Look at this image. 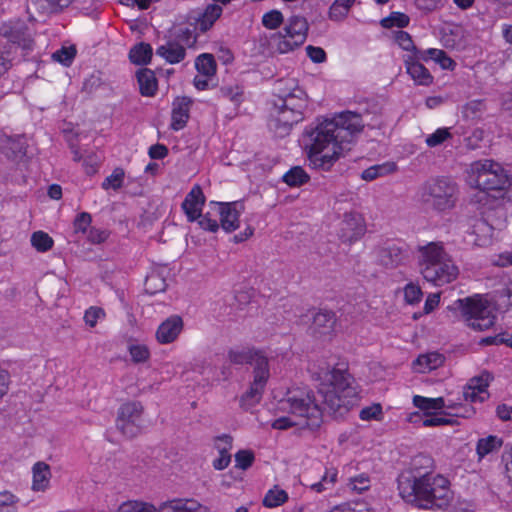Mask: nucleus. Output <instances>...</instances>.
<instances>
[{
	"label": "nucleus",
	"instance_id": "f257e3e1",
	"mask_svg": "<svg viewBox=\"0 0 512 512\" xmlns=\"http://www.w3.org/2000/svg\"><path fill=\"white\" fill-rule=\"evenodd\" d=\"M318 395L322 399V407L315 394L309 390L292 391L287 398L278 403V416L271 426L277 430L292 427L315 428L322 421L323 409L338 412L347 411L358 399V391L353 378L341 369L327 368L318 377Z\"/></svg>",
	"mask_w": 512,
	"mask_h": 512
},
{
	"label": "nucleus",
	"instance_id": "f03ea898",
	"mask_svg": "<svg viewBox=\"0 0 512 512\" xmlns=\"http://www.w3.org/2000/svg\"><path fill=\"white\" fill-rule=\"evenodd\" d=\"M363 128L361 116L351 111L335 114L306 130L305 152L310 167L329 171L350 149L354 135Z\"/></svg>",
	"mask_w": 512,
	"mask_h": 512
},
{
	"label": "nucleus",
	"instance_id": "7ed1b4c3",
	"mask_svg": "<svg viewBox=\"0 0 512 512\" xmlns=\"http://www.w3.org/2000/svg\"><path fill=\"white\" fill-rule=\"evenodd\" d=\"M398 490L406 502L433 511L446 509L454 498L450 481L446 477L430 471L419 472L415 475H400Z\"/></svg>",
	"mask_w": 512,
	"mask_h": 512
},
{
	"label": "nucleus",
	"instance_id": "20e7f679",
	"mask_svg": "<svg viewBox=\"0 0 512 512\" xmlns=\"http://www.w3.org/2000/svg\"><path fill=\"white\" fill-rule=\"evenodd\" d=\"M417 266L422 277L435 286L455 281L459 269L442 242H429L416 249Z\"/></svg>",
	"mask_w": 512,
	"mask_h": 512
},
{
	"label": "nucleus",
	"instance_id": "39448f33",
	"mask_svg": "<svg viewBox=\"0 0 512 512\" xmlns=\"http://www.w3.org/2000/svg\"><path fill=\"white\" fill-rule=\"evenodd\" d=\"M278 85L280 95L273 125L276 132L283 136L294 124L303 120L308 101L306 93L298 86L295 79L282 80Z\"/></svg>",
	"mask_w": 512,
	"mask_h": 512
},
{
	"label": "nucleus",
	"instance_id": "423d86ee",
	"mask_svg": "<svg viewBox=\"0 0 512 512\" xmlns=\"http://www.w3.org/2000/svg\"><path fill=\"white\" fill-rule=\"evenodd\" d=\"M467 184L479 189V202L487 198L486 190H506L511 186L510 176L501 164L490 160H478L467 169Z\"/></svg>",
	"mask_w": 512,
	"mask_h": 512
},
{
	"label": "nucleus",
	"instance_id": "0eeeda50",
	"mask_svg": "<svg viewBox=\"0 0 512 512\" xmlns=\"http://www.w3.org/2000/svg\"><path fill=\"white\" fill-rule=\"evenodd\" d=\"M307 33V20L301 16H292L281 31L261 37L260 43L271 54H287L304 44Z\"/></svg>",
	"mask_w": 512,
	"mask_h": 512
},
{
	"label": "nucleus",
	"instance_id": "6e6552de",
	"mask_svg": "<svg viewBox=\"0 0 512 512\" xmlns=\"http://www.w3.org/2000/svg\"><path fill=\"white\" fill-rule=\"evenodd\" d=\"M463 321L472 329L484 331L496 320V305L484 295H474L457 301Z\"/></svg>",
	"mask_w": 512,
	"mask_h": 512
},
{
	"label": "nucleus",
	"instance_id": "1a4fd4ad",
	"mask_svg": "<svg viewBox=\"0 0 512 512\" xmlns=\"http://www.w3.org/2000/svg\"><path fill=\"white\" fill-rule=\"evenodd\" d=\"M458 187L447 178L432 179L424 183L418 191V200L428 208L438 212L452 209L457 201Z\"/></svg>",
	"mask_w": 512,
	"mask_h": 512
},
{
	"label": "nucleus",
	"instance_id": "9d476101",
	"mask_svg": "<svg viewBox=\"0 0 512 512\" xmlns=\"http://www.w3.org/2000/svg\"><path fill=\"white\" fill-rule=\"evenodd\" d=\"M116 512H210L209 508L193 498H174L156 507L152 503L128 500Z\"/></svg>",
	"mask_w": 512,
	"mask_h": 512
},
{
	"label": "nucleus",
	"instance_id": "9b49d317",
	"mask_svg": "<svg viewBox=\"0 0 512 512\" xmlns=\"http://www.w3.org/2000/svg\"><path fill=\"white\" fill-rule=\"evenodd\" d=\"M143 407L138 402H129L123 404L119 411L116 426L123 435L132 438L141 433L144 427L142 417Z\"/></svg>",
	"mask_w": 512,
	"mask_h": 512
},
{
	"label": "nucleus",
	"instance_id": "f8f14e48",
	"mask_svg": "<svg viewBox=\"0 0 512 512\" xmlns=\"http://www.w3.org/2000/svg\"><path fill=\"white\" fill-rule=\"evenodd\" d=\"M184 331V321L179 315H171L163 320L155 331V340L161 345H168L178 340Z\"/></svg>",
	"mask_w": 512,
	"mask_h": 512
},
{
	"label": "nucleus",
	"instance_id": "ddd939ff",
	"mask_svg": "<svg viewBox=\"0 0 512 512\" xmlns=\"http://www.w3.org/2000/svg\"><path fill=\"white\" fill-rule=\"evenodd\" d=\"M407 74L416 85L429 86L433 83V76L420 61L426 60L424 53L406 54L403 57Z\"/></svg>",
	"mask_w": 512,
	"mask_h": 512
},
{
	"label": "nucleus",
	"instance_id": "4468645a",
	"mask_svg": "<svg viewBox=\"0 0 512 512\" xmlns=\"http://www.w3.org/2000/svg\"><path fill=\"white\" fill-rule=\"evenodd\" d=\"M492 379V375L487 371L471 378L463 391L465 400L470 402L485 401L489 397L488 386Z\"/></svg>",
	"mask_w": 512,
	"mask_h": 512
},
{
	"label": "nucleus",
	"instance_id": "2eb2a0df",
	"mask_svg": "<svg viewBox=\"0 0 512 512\" xmlns=\"http://www.w3.org/2000/svg\"><path fill=\"white\" fill-rule=\"evenodd\" d=\"M365 232V222L361 214L346 213L340 224L339 236L345 242L358 240Z\"/></svg>",
	"mask_w": 512,
	"mask_h": 512
},
{
	"label": "nucleus",
	"instance_id": "dca6fc26",
	"mask_svg": "<svg viewBox=\"0 0 512 512\" xmlns=\"http://www.w3.org/2000/svg\"><path fill=\"white\" fill-rule=\"evenodd\" d=\"M215 207L220 216V225L226 232H233L239 228V218L242 214V206L237 202L216 203Z\"/></svg>",
	"mask_w": 512,
	"mask_h": 512
},
{
	"label": "nucleus",
	"instance_id": "f3484780",
	"mask_svg": "<svg viewBox=\"0 0 512 512\" xmlns=\"http://www.w3.org/2000/svg\"><path fill=\"white\" fill-rule=\"evenodd\" d=\"M205 197L199 185L192 187L182 203V208L187 216L188 221L197 220L202 213Z\"/></svg>",
	"mask_w": 512,
	"mask_h": 512
},
{
	"label": "nucleus",
	"instance_id": "a211bd4d",
	"mask_svg": "<svg viewBox=\"0 0 512 512\" xmlns=\"http://www.w3.org/2000/svg\"><path fill=\"white\" fill-rule=\"evenodd\" d=\"M444 356L438 352H428L419 355L412 363V369L416 373H429L438 369L444 363Z\"/></svg>",
	"mask_w": 512,
	"mask_h": 512
},
{
	"label": "nucleus",
	"instance_id": "6ab92c4d",
	"mask_svg": "<svg viewBox=\"0 0 512 512\" xmlns=\"http://www.w3.org/2000/svg\"><path fill=\"white\" fill-rule=\"evenodd\" d=\"M191 103L188 97H179L173 102L171 127L174 130H180L186 125Z\"/></svg>",
	"mask_w": 512,
	"mask_h": 512
},
{
	"label": "nucleus",
	"instance_id": "aec40b11",
	"mask_svg": "<svg viewBox=\"0 0 512 512\" xmlns=\"http://www.w3.org/2000/svg\"><path fill=\"white\" fill-rule=\"evenodd\" d=\"M50 466L42 461L36 462L32 467V490L43 492L50 486L51 481Z\"/></svg>",
	"mask_w": 512,
	"mask_h": 512
},
{
	"label": "nucleus",
	"instance_id": "412c9836",
	"mask_svg": "<svg viewBox=\"0 0 512 512\" xmlns=\"http://www.w3.org/2000/svg\"><path fill=\"white\" fill-rule=\"evenodd\" d=\"M253 365L254 379L252 385L264 390L270 376L268 359L262 353H255Z\"/></svg>",
	"mask_w": 512,
	"mask_h": 512
},
{
	"label": "nucleus",
	"instance_id": "4be33fe9",
	"mask_svg": "<svg viewBox=\"0 0 512 512\" xmlns=\"http://www.w3.org/2000/svg\"><path fill=\"white\" fill-rule=\"evenodd\" d=\"M288 500V492L280 485L275 484L266 491L262 499V505L266 508L272 509L284 505Z\"/></svg>",
	"mask_w": 512,
	"mask_h": 512
},
{
	"label": "nucleus",
	"instance_id": "5701e85b",
	"mask_svg": "<svg viewBox=\"0 0 512 512\" xmlns=\"http://www.w3.org/2000/svg\"><path fill=\"white\" fill-rule=\"evenodd\" d=\"M413 404L415 407L421 410L423 414L443 411L445 408H452V406L445 404V401L442 397L427 398L420 395H415L413 397Z\"/></svg>",
	"mask_w": 512,
	"mask_h": 512
},
{
	"label": "nucleus",
	"instance_id": "b1692460",
	"mask_svg": "<svg viewBox=\"0 0 512 512\" xmlns=\"http://www.w3.org/2000/svg\"><path fill=\"white\" fill-rule=\"evenodd\" d=\"M156 54L170 64L181 62L185 57V49L178 43L168 42L158 47Z\"/></svg>",
	"mask_w": 512,
	"mask_h": 512
},
{
	"label": "nucleus",
	"instance_id": "393cba45",
	"mask_svg": "<svg viewBox=\"0 0 512 512\" xmlns=\"http://www.w3.org/2000/svg\"><path fill=\"white\" fill-rule=\"evenodd\" d=\"M501 438L495 435H489L480 438L476 443V454L478 460L481 461L487 455L497 452L502 446Z\"/></svg>",
	"mask_w": 512,
	"mask_h": 512
},
{
	"label": "nucleus",
	"instance_id": "a878e982",
	"mask_svg": "<svg viewBox=\"0 0 512 512\" xmlns=\"http://www.w3.org/2000/svg\"><path fill=\"white\" fill-rule=\"evenodd\" d=\"M335 314L331 311H319L313 318V328L319 334L330 333L335 326Z\"/></svg>",
	"mask_w": 512,
	"mask_h": 512
},
{
	"label": "nucleus",
	"instance_id": "bb28decb",
	"mask_svg": "<svg viewBox=\"0 0 512 512\" xmlns=\"http://www.w3.org/2000/svg\"><path fill=\"white\" fill-rule=\"evenodd\" d=\"M396 170L397 166L394 162H385L365 169L361 174V178L365 181H372L379 177L392 174Z\"/></svg>",
	"mask_w": 512,
	"mask_h": 512
},
{
	"label": "nucleus",
	"instance_id": "cd10ccee",
	"mask_svg": "<svg viewBox=\"0 0 512 512\" xmlns=\"http://www.w3.org/2000/svg\"><path fill=\"white\" fill-rule=\"evenodd\" d=\"M140 92L143 96H153L157 90V80L154 73L144 69L137 74Z\"/></svg>",
	"mask_w": 512,
	"mask_h": 512
},
{
	"label": "nucleus",
	"instance_id": "c85d7f7f",
	"mask_svg": "<svg viewBox=\"0 0 512 512\" xmlns=\"http://www.w3.org/2000/svg\"><path fill=\"white\" fill-rule=\"evenodd\" d=\"M195 68L200 75L212 78L216 74L217 65L212 54H200L195 60Z\"/></svg>",
	"mask_w": 512,
	"mask_h": 512
},
{
	"label": "nucleus",
	"instance_id": "c756f323",
	"mask_svg": "<svg viewBox=\"0 0 512 512\" xmlns=\"http://www.w3.org/2000/svg\"><path fill=\"white\" fill-rule=\"evenodd\" d=\"M222 7L217 4L208 5L198 19V26L201 31L210 29L222 14Z\"/></svg>",
	"mask_w": 512,
	"mask_h": 512
},
{
	"label": "nucleus",
	"instance_id": "7c9ffc66",
	"mask_svg": "<svg viewBox=\"0 0 512 512\" xmlns=\"http://www.w3.org/2000/svg\"><path fill=\"white\" fill-rule=\"evenodd\" d=\"M152 57V48L147 43L135 45L129 53L130 60L138 65L147 64Z\"/></svg>",
	"mask_w": 512,
	"mask_h": 512
},
{
	"label": "nucleus",
	"instance_id": "2f4dec72",
	"mask_svg": "<svg viewBox=\"0 0 512 512\" xmlns=\"http://www.w3.org/2000/svg\"><path fill=\"white\" fill-rule=\"evenodd\" d=\"M426 60L431 59L439 64L442 69L452 70L455 66L454 61L443 51L436 48H429L423 51Z\"/></svg>",
	"mask_w": 512,
	"mask_h": 512
},
{
	"label": "nucleus",
	"instance_id": "473e14b6",
	"mask_svg": "<svg viewBox=\"0 0 512 512\" xmlns=\"http://www.w3.org/2000/svg\"><path fill=\"white\" fill-rule=\"evenodd\" d=\"M124 181L125 171L122 168L117 167L103 180L101 187L105 191H118L123 186Z\"/></svg>",
	"mask_w": 512,
	"mask_h": 512
},
{
	"label": "nucleus",
	"instance_id": "72a5a7b5",
	"mask_svg": "<svg viewBox=\"0 0 512 512\" xmlns=\"http://www.w3.org/2000/svg\"><path fill=\"white\" fill-rule=\"evenodd\" d=\"M255 353L260 352L249 348H235L229 350L228 359L235 364L253 363L255 361Z\"/></svg>",
	"mask_w": 512,
	"mask_h": 512
},
{
	"label": "nucleus",
	"instance_id": "f704fd0d",
	"mask_svg": "<svg viewBox=\"0 0 512 512\" xmlns=\"http://www.w3.org/2000/svg\"><path fill=\"white\" fill-rule=\"evenodd\" d=\"M394 41L395 43L404 51L407 52V54H421L423 51L418 50L416 46L414 45V42L411 38V36L402 30H398L394 32Z\"/></svg>",
	"mask_w": 512,
	"mask_h": 512
},
{
	"label": "nucleus",
	"instance_id": "c9c22d12",
	"mask_svg": "<svg viewBox=\"0 0 512 512\" xmlns=\"http://www.w3.org/2000/svg\"><path fill=\"white\" fill-rule=\"evenodd\" d=\"M128 352L135 363H144L150 358V349L144 343H129Z\"/></svg>",
	"mask_w": 512,
	"mask_h": 512
},
{
	"label": "nucleus",
	"instance_id": "e433bc0d",
	"mask_svg": "<svg viewBox=\"0 0 512 512\" xmlns=\"http://www.w3.org/2000/svg\"><path fill=\"white\" fill-rule=\"evenodd\" d=\"M338 471L335 468H329L326 470L322 479L311 485V490L321 493L327 489H330L337 481Z\"/></svg>",
	"mask_w": 512,
	"mask_h": 512
},
{
	"label": "nucleus",
	"instance_id": "4c0bfd02",
	"mask_svg": "<svg viewBox=\"0 0 512 512\" xmlns=\"http://www.w3.org/2000/svg\"><path fill=\"white\" fill-rule=\"evenodd\" d=\"M263 391V389L251 384L250 388L241 397V406L249 410L257 405L262 398Z\"/></svg>",
	"mask_w": 512,
	"mask_h": 512
},
{
	"label": "nucleus",
	"instance_id": "58836bf2",
	"mask_svg": "<svg viewBox=\"0 0 512 512\" xmlns=\"http://www.w3.org/2000/svg\"><path fill=\"white\" fill-rule=\"evenodd\" d=\"M31 244L38 252H47L53 247V239L43 231H36L31 236Z\"/></svg>",
	"mask_w": 512,
	"mask_h": 512
},
{
	"label": "nucleus",
	"instance_id": "ea45409f",
	"mask_svg": "<svg viewBox=\"0 0 512 512\" xmlns=\"http://www.w3.org/2000/svg\"><path fill=\"white\" fill-rule=\"evenodd\" d=\"M307 173L301 167L291 168L283 176V181L289 186H300L308 181Z\"/></svg>",
	"mask_w": 512,
	"mask_h": 512
},
{
	"label": "nucleus",
	"instance_id": "a19ab883",
	"mask_svg": "<svg viewBox=\"0 0 512 512\" xmlns=\"http://www.w3.org/2000/svg\"><path fill=\"white\" fill-rule=\"evenodd\" d=\"M261 23L266 29L276 30L284 23V16L281 11L273 9L263 14Z\"/></svg>",
	"mask_w": 512,
	"mask_h": 512
},
{
	"label": "nucleus",
	"instance_id": "79ce46f5",
	"mask_svg": "<svg viewBox=\"0 0 512 512\" xmlns=\"http://www.w3.org/2000/svg\"><path fill=\"white\" fill-rule=\"evenodd\" d=\"M410 22L409 17L401 12H392L388 17L381 20L380 24L384 28H404Z\"/></svg>",
	"mask_w": 512,
	"mask_h": 512
},
{
	"label": "nucleus",
	"instance_id": "37998d69",
	"mask_svg": "<svg viewBox=\"0 0 512 512\" xmlns=\"http://www.w3.org/2000/svg\"><path fill=\"white\" fill-rule=\"evenodd\" d=\"M235 467L240 470H247L255 461V454L250 449H241L234 455Z\"/></svg>",
	"mask_w": 512,
	"mask_h": 512
},
{
	"label": "nucleus",
	"instance_id": "c03bdc74",
	"mask_svg": "<svg viewBox=\"0 0 512 512\" xmlns=\"http://www.w3.org/2000/svg\"><path fill=\"white\" fill-rule=\"evenodd\" d=\"M477 239L476 244L479 246H486L490 244L493 236V228L485 221H480L475 226Z\"/></svg>",
	"mask_w": 512,
	"mask_h": 512
},
{
	"label": "nucleus",
	"instance_id": "a18cd8bd",
	"mask_svg": "<svg viewBox=\"0 0 512 512\" xmlns=\"http://www.w3.org/2000/svg\"><path fill=\"white\" fill-rule=\"evenodd\" d=\"M166 288V282L157 272H151L145 281V289L151 294H155L164 291Z\"/></svg>",
	"mask_w": 512,
	"mask_h": 512
},
{
	"label": "nucleus",
	"instance_id": "49530a36",
	"mask_svg": "<svg viewBox=\"0 0 512 512\" xmlns=\"http://www.w3.org/2000/svg\"><path fill=\"white\" fill-rule=\"evenodd\" d=\"M451 423V419L443 414V411H436L429 414H424L422 419L423 427H436L448 425Z\"/></svg>",
	"mask_w": 512,
	"mask_h": 512
},
{
	"label": "nucleus",
	"instance_id": "de8ad7c7",
	"mask_svg": "<svg viewBox=\"0 0 512 512\" xmlns=\"http://www.w3.org/2000/svg\"><path fill=\"white\" fill-rule=\"evenodd\" d=\"M404 300L409 305H415L422 299L423 293L418 284L408 283L403 288Z\"/></svg>",
	"mask_w": 512,
	"mask_h": 512
},
{
	"label": "nucleus",
	"instance_id": "09e8293b",
	"mask_svg": "<svg viewBox=\"0 0 512 512\" xmlns=\"http://www.w3.org/2000/svg\"><path fill=\"white\" fill-rule=\"evenodd\" d=\"M370 486L371 480L369 476L365 473H361L357 476L351 477L348 482V487L356 493H362L368 490Z\"/></svg>",
	"mask_w": 512,
	"mask_h": 512
},
{
	"label": "nucleus",
	"instance_id": "8fccbe9b",
	"mask_svg": "<svg viewBox=\"0 0 512 512\" xmlns=\"http://www.w3.org/2000/svg\"><path fill=\"white\" fill-rule=\"evenodd\" d=\"M450 138L451 133L449 128L442 127L438 128L432 134H429L425 139V143L427 144L428 147H436Z\"/></svg>",
	"mask_w": 512,
	"mask_h": 512
},
{
	"label": "nucleus",
	"instance_id": "3c124183",
	"mask_svg": "<svg viewBox=\"0 0 512 512\" xmlns=\"http://www.w3.org/2000/svg\"><path fill=\"white\" fill-rule=\"evenodd\" d=\"M105 316L106 313L104 309L97 306H91L85 311L84 321L86 325L93 328L97 325L99 321L104 320Z\"/></svg>",
	"mask_w": 512,
	"mask_h": 512
},
{
	"label": "nucleus",
	"instance_id": "603ef678",
	"mask_svg": "<svg viewBox=\"0 0 512 512\" xmlns=\"http://www.w3.org/2000/svg\"><path fill=\"white\" fill-rule=\"evenodd\" d=\"M76 55V49L73 46L62 47L53 53L52 58L54 61L61 63L64 66H69Z\"/></svg>",
	"mask_w": 512,
	"mask_h": 512
},
{
	"label": "nucleus",
	"instance_id": "864d4df0",
	"mask_svg": "<svg viewBox=\"0 0 512 512\" xmlns=\"http://www.w3.org/2000/svg\"><path fill=\"white\" fill-rule=\"evenodd\" d=\"M359 417L363 421L381 420L383 418L382 406L379 403H374L364 407L361 409Z\"/></svg>",
	"mask_w": 512,
	"mask_h": 512
},
{
	"label": "nucleus",
	"instance_id": "5fc2aeb1",
	"mask_svg": "<svg viewBox=\"0 0 512 512\" xmlns=\"http://www.w3.org/2000/svg\"><path fill=\"white\" fill-rule=\"evenodd\" d=\"M349 10L350 7L335 0L329 8L328 17L332 21H343L347 17Z\"/></svg>",
	"mask_w": 512,
	"mask_h": 512
},
{
	"label": "nucleus",
	"instance_id": "6e6d98bb",
	"mask_svg": "<svg viewBox=\"0 0 512 512\" xmlns=\"http://www.w3.org/2000/svg\"><path fill=\"white\" fill-rule=\"evenodd\" d=\"M233 439L230 435L224 434L214 439V447L219 453H229L232 449Z\"/></svg>",
	"mask_w": 512,
	"mask_h": 512
},
{
	"label": "nucleus",
	"instance_id": "4d7b16f0",
	"mask_svg": "<svg viewBox=\"0 0 512 512\" xmlns=\"http://www.w3.org/2000/svg\"><path fill=\"white\" fill-rule=\"evenodd\" d=\"M91 224V216L88 213L79 214L74 220L75 232L86 233Z\"/></svg>",
	"mask_w": 512,
	"mask_h": 512
},
{
	"label": "nucleus",
	"instance_id": "13d9d810",
	"mask_svg": "<svg viewBox=\"0 0 512 512\" xmlns=\"http://www.w3.org/2000/svg\"><path fill=\"white\" fill-rule=\"evenodd\" d=\"M220 93L223 97L228 98L234 103H240L242 97V90L238 86H226L220 89Z\"/></svg>",
	"mask_w": 512,
	"mask_h": 512
},
{
	"label": "nucleus",
	"instance_id": "bf43d9fd",
	"mask_svg": "<svg viewBox=\"0 0 512 512\" xmlns=\"http://www.w3.org/2000/svg\"><path fill=\"white\" fill-rule=\"evenodd\" d=\"M306 53L314 63H323L326 61V53L321 47L309 45L306 47Z\"/></svg>",
	"mask_w": 512,
	"mask_h": 512
},
{
	"label": "nucleus",
	"instance_id": "052dcab7",
	"mask_svg": "<svg viewBox=\"0 0 512 512\" xmlns=\"http://www.w3.org/2000/svg\"><path fill=\"white\" fill-rule=\"evenodd\" d=\"M32 2L42 10H50L54 7H64L68 5L69 0H32Z\"/></svg>",
	"mask_w": 512,
	"mask_h": 512
},
{
	"label": "nucleus",
	"instance_id": "680f3d73",
	"mask_svg": "<svg viewBox=\"0 0 512 512\" xmlns=\"http://www.w3.org/2000/svg\"><path fill=\"white\" fill-rule=\"evenodd\" d=\"M198 219H199L198 224L203 230H206L209 232L218 231L219 224H218L217 220L209 217L208 213L203 216H200Z\"/></svg>",
	"mask_w": 512,
	"mask_h": 512
},
{
	"label": "nucleus",
	"instance_id": "e2e57ef3",
	"mask_svg": "<svg viewBox=\"0 0 512 512\" xmlns=\"http://www.w3.org/2000/svg\"><path fill=\"white\" fill-rule=\"evenodd\" d=\"M419 9L424 11H433L444 5L446 0H415Z\"/></svg>",
	"mask_w": 512,
	"mask_h": 512
},
{
	"label": "nucleus",
	"instance_id": "0e129e2a",
	"mask_svg": "<svg viewBox=\"0 0 512 512\" xmlns=\"http://www.w3.org/2000/svg\"><path fill=\"white\" fill-rule=\"evenodd\" d=\"M2 33L13 43H21L22 36L24 35V29L22 26L17 27L15 30H8L7 26H4Z\"/></svg>",
	"mask_w": 512,
	"mask_h": 512
},
{
	"label": "nucleus",
	"instance_id": "69168bd1",
	"mask_svg": "<svg viewBox=\"0 0 512 512\" xmlns=\"http://www.w3.org/2000/svg\"><path fill=\"white\" fill-rule=\"evenodd\" d=\"M148 154L152 159H163L168 155V149L162 144H155L149 148Z\"/></svg>",
	"mask_w": 512,
	"mask_h": 512
},
{
	"label": "nucleus",
	"instance_id": "338daca9",
	"mask_svg": "<svg viewBox=\"0 0 512 512\" xmlns=\"http://www.w3.org/2000/svg\"><path fill=\"white\" fill-rule=\"evenodd\" d=\"M440 302V294L439 293H432L429 294L426 298L425 304H424V312L426 314L431 313Z\"/></svg>",
	"mask_w": 512,
	"mask_h": 512
},
{
	"label": "nucleus",
	"instance_id": "774afa93",
	"mask_svg": "<svg viewBox=\"0 0 512 512\" xmlns=\"http://www.w3.org/2000/svg\"><path fill=\"white\" fill-rule=\"evenodd\" d=\"M231 462L230 453H219L218 457L213 460V467L216 470H224Z\"/></svg>",
	"mask_w": 512,
	"mask_h": 512
}]
</instances>
